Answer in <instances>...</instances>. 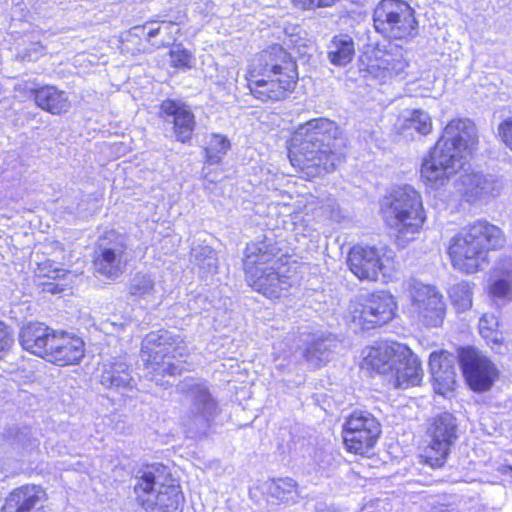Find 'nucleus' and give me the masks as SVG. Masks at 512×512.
Returning <instances> with one entry per match:
<instances>
[{
  "label": "nucleus",
  "mask_w": 512,
  "mask_h": 512,
  "mask_svg": "<svg viewBox=\"0 0 512 512\" xmlns=\"http://www.w3.org/2000/svg\"><path fill=\"white\" fill-rule=\"evenodd\" d=\"M342 138L339 125L328 118L307 120L292 130L286 141L291 166L305 181H313L336 169L335 142Z\"/></svg>",
  "instance_id": "nucleus-1"
},
{
  "label": "nucleus",
  "mask_w": 512,
  "mask_h": 512,
  "mask_svg": "<svg viewBox=\"0 0 512 512\" xmlns=\"http://www.w3.org/2000/svg\"><path fill=\"white\" fill-rule=\"evenodd\" d=\"M300 79L296 58L273 43L247 60L243 72L247 94L262 104L283 102L295 93Z\"/></svg>",
  "instance_id": "nucleus-2"
},
{
  "label": "nucleus",
  "mask_w": 512,
  "mask_h": 512,
  "mask_svg": "<svg viewBox=\"0 0 512 512\" xmlns=\"http://www.w3.org/2000/svg\"><path fill=\"white\" fill-rule=\"evenodd\" d=\"M291 256L265 241L248 245L243 270L253 291L272 302H279L290 295L293 287Z\"/></svg>",
  "instance_id": "nucleus-3"
},
{
  "label": "nucleus",
  "mask_w": 512,
  "mask_h": 512,
  "mask_svg": "<svg viewBox=\"0 0 512 512\" xmlns=\"http://www.w3.org/2000/svg\"><path fill=\"white\" fill-rule=\"evenodd\" d=\"M506 241L499 226L477 219L461 227L449 239L446 254L454 270L471 275L484 270L490 264V253L503 249Z\"/></svg>",
  "instance_id": "nucleus-4"
},
{
  "label": "nucleus",
  "mask_w": 512,
  "mask_h": 512,
  "mask_svg": "<svg viewBox=\"0 0 512 512\" xmlns=\"http://www.w3.org/2000/svg\"><path fill=\"white\" fill-rule=\"evenodd\" d=\"M476 143L465 121H449L440 138L422 160L419 171L421 181L432 189L444 186L464 168L463 153Z\"/></svg>",
  "instance_id": "nucleus-5"
},
{
  "label": "nucleus",
  "mask_w": 512,
  "mask_h": 512,
  "mask_svg": "<svg viewBox=\"0 0 512 512\" xmlns=\"http://www.w3.org/2000/svg\"><path fill=\"white\" fill-rule=\"evenodd\" d=\"M360 368L370 376H383L396 389L417 386L424 375L420 358L396 340L378 341L363 349Z\"/></svg>",
  "instance_id": "nucleus-6"
},
{
  "label": "nucleus",
  "mask_w": 512,
  "mask_h": 512,
  "mask_svg": "<svg viewBox=\"0 0 512 512\" xmlns=\"http://www.w3.org/2000/svg\"><path fill=\"white\" fill-rule=\"evenodd\" d=\"M18 338L25 351L57 367L79 365L86 354V344L81 336L38 321L22 325Z\"/></svg>",
  "instance_id": "nucleus-7"
},
{
  "label": "nucleus",
  "mask_w": 512,
  "mask_h": 512,
  "mask_svg": "<svg viewBox=\"0 0 512 512\" xmlns=\"http://www.w3.org/2000/svg\"><path fill=\"white\" fill-rule=\"evenodd\" d=\"M144 366L154 375L178 376L189 371L190 351L185 340L167 330L148 333L140 350Z\"/></svg>",
  "instance_id": "nucleus-8"
},
{
  "label": "nucleus",
  "mask_w": 512,
  "mask_h": 512,
  "mask_svg": "<svg viewBox=\"0 0 512 512\" xmlns=\"http://www.w3.org/2000/svg\"><path fill=\"white\" fill-rule=\"evenodd\" d=\"M380 214L386 226L399 237L420 233L427 221L422 195L409 185L398 187L386 195Z\"/></svg>",
  "instance_id": "nucleus-9"
},
{
  "label": "nucleus",
  "mask_w": 512,
  "mask_h": 512,
  "mask_svg": "<svg viewBox=\"0 0 512 512\" xmlns=\"http://www.w3.org/2000/svg\"><path fill=\"white\" fill-rule=\"evenodd\" d=\"M425 443L420 448L419 462L432 469L443 468L460 437L457 417L443 411L429 417L425 424Z\"/></svg>",
  "instance_id": "nucleus-10"
},
{
  "label": "nucleus",
  "mask_w": 512,
  "mask_h": 512,
  "mask_svg": "<svg viewBox=\"0 0 512 512\" xmlns=\"http://www.w3.org/2000/svg\"><path fill=\"white\" fill-rule=\"evenodd\" d=\"M373 28L384 39L407 43L418 36L415 9L405 0H380L372 14Z\"/></svg>",
  "instance_id": "nucleus-11"
},
{
  "label": "nucleus",
  "mask_w": 512,
  "mask_h": 512,
  "mask_svg": "<svg viewBox=\"0 0 512 512\" xmlns=\"http://www.w3.org/2000/svg\"><path fill=\"white\" fill-rule=\"evenodd\" d=\"M340 433L347 454L369 458L382 437V424L372 412L355 409L344 417Z\"/></svg>",
  "instance_id": "nucleus-12"
},
{
  "label": "nucleus",
  "mask_w": 512,
  "mask_h": 512,
  "mask_svg": "<svg viewBox=\"0 0 512 512\" xmlns=\"http://www.w3.org/2000/svg\"><path fill=\"white\" fill-rule=\"evenodd\" d=\"M398 302L390 292L375 290L361 296L351 309V322L362 330L380 328L397 316Z\"/></svg>",
  "instance_id": "nucleus-13"
},
{
  "label": "nucleus",
  "mask_w": 512,
  "mask_h": 512,
  "mask_svg": "<svg viewBox=\"0 0 512 512\" xmlns=\"http://www.w3.org/2000/svg\"><path fill=\"white\" fill-rule=\"evenodd\" d=\"M457 358L467 386L474 392L490 390L499 378V370L489 357L474 346L457 348Z\"/></svg>",
  "instance_id": "nucleus-14"
},
{
  "label": "nucleus",
  "mask_w": 512,
  "mask_h": 512,
  "mask_svg": "<svg viewBox=\"0 0 512 512\" xmlns=\"http://www.w3.org/2000/svg\"><path fill=\"white\" fill-rule=\"evenodd\" d=\"M346 263L359 281L376 282L389 275L393 258L387 256L382 248L355 244L347 253Z\"/></svg>",
  "instance_id": "nucleus-15"
},
{
  "label": "nucleus",
  "mask_w": 512,
  "mask_h": 512,
  "mask_svg": "<svg viewBox=\"0 0 512 512\" xmlns=\"http://www.w3.org/2000/svg\"><path fill=\"white\" fill-rule=\"evenodd\" d=\"M127 244L123 236L114 230L105 231L97 240L92 264L100 275L107 278L118 276L125 268Z\"/></svg>",
  "instance_id": "nucleus-16"
},
{
  "label": "nucleus",
  "mask_w": 512,
  "mask_h": 512,
  "mask_svg": "<svg viewBox=\"0 0 512 512\" xmlns=\"http://www.w3.org/2000/svg\"><path fill=\"white\" fill-rule=\"evenodd\" d=\"M446 302L439 290L422 285L411 297L409 317L426 328L441 327L446 316Z\"/></svg>",
  "instance_id": "nucleus-17"
},
{
  "label": "nucleus",
  "mask_w": 512,
  "mask_h": 512,
  "mask_svg": "<svg viewBox=\"0 0 512 512\" xmlns=\"http://www.w3.org/2000/svg\"><path fill=\"white\" fill-rule=\"evenodd\" d=\"M157 115L171 124V131L178 143L191 144L197 121L189 104L180 99L166 98L160 102Z\"/></svg>",
  "instance_id": "nucleus-18"
},
{
  "label": "nucleus",
  "mask_w": 512,
  "mask_h": 512,
  "mask_svg": "<svg viewBox=\"0 0 512 512\" xmlns=\"http://www.w3.org/2000/svg\"><path fill=\"white\" fill-rule=\"evenodd\" d=\"M428 365L434 392L445 398L453 397L459 386L454 354L443 349L433 351Z\"/></svg>",
  "instance_id": "nucleus-19"
},
{
  "label": "nucleus",
  "mask_w": 512,
  "mask_h": 512,
  "mask_svg": "<svg viewBox=\"0 0 512 512\" xmlns=\"http://www.w3.org/2000/svg\"><path fill=\"white\" fill-rule=\"evenodd\" d=\"M48 499L47 490L42 485L26 483L7 494L0 512H46Z\"/></svg>",
  "instance_id": "nucleus-20"
},
{
  "label": "nucleus",
  "mask_w": 512,
  "mask_h": 512,
  "mask_svg": "<svg viewBox=\"0 0 512 512\" xmlns=\"http://www.w3.org/2000/svg\"><path fill=\"white\" fill-rule=\"evenodd\" d=\"M72 271L52 259H44L37 263L34 277L42 293L57 295L70 288Z\"/></svg>",
  "instance_id": "nucleus-21"
},
{
  "label": "nucleus",
  "mask_w": 512,
  "mask_h": 512,
  "mask_svg": "<svg viewBox=\"0 0 512 512\" xmlns=\"http://www.w3.org/2000/svg\"><path fill=\"white\" fill-rule=\"evenodd\" d=\"M455 191L462 203L475 205L494 195V183L485 175L471 171L462 173L456 180Z\"/></svg>",
  "instance_id": "nucleus-22"
},
{
  "label": "nucleus",
  "mask_w": 512,
  "mask_h": 512,
  "mask_svg": "<svg viewBox=\"0 0 512 512\" xmlns=\"http://www.w3.org/2000/svg\"><path fill=\"white\" fill-rule=\"evenodd\" d=\"M166 477L171 478L167 467L162 463H145L135 476L133 491L136 502L142 508L157 493V485L166 483Z\"/></svg>",
  "instance_id": "nucleus-23"
},
{
  "label": "nucleus",
  "mask_w": 512,
  "mask_h": 512,
  "mask_svg": "<svg viewBox=\"0 0 512 512\" xmlns=\"http://www.w3.org/2000/svg\"><path fill=\"white\" fill-rule=\"evenodd\" d=\"M34 104L52 115H62L69 111L71 102L64 90L55 85L44 84L29 91Z\"/></svg>",
  "instance_id": "nucleus-24"
},
{
  "label": "nucleus",
  "mask_w": 512,
  "mask_h": 512,
  "mask_svg": "<svg viewBox=\"0 0 512 512\" xmlns=\"http://www.w3.org/2000/svg\"><path fill=\"white\" fill-rule=\"evenodd\" d=\"M170 483H161L157 493L143 507L148 512H182L185 501L181 486L173 479Z\"/></svg>",
  "instance_id": "nucleus-25"
},
{
  "label": "nucleus",
  "mask_w": 512,
  "mask_h": 512,
  "mask_svg": "<svg viewBox=\"0 0 512 512\" xmlns=\"http://www.w3.org/2000/svg\"><path fill=\"white\" fill-rule=\"evenodd\" d=\"M355 55V43L348 34H338L332 37L327 56L331 64L345 66L349 64Z\"/></svg>",
  "instance_id": "nucleus-26"
},
{
  "label": "nucleus",
  "mask_w": 512,
  "mask_h": 512,
  "mask_svg": "<svg viewBox=\"0 0 512 512\" xmlns=\"http://www.w3.org/2000/svg\"><path fill=\"white\" fill-rule=\"evenodd\" d=\"M230 149L231 141L226 135L211 133L209 142L202 149L204 165H220Z\"/></svg>",
  "instance_id": "nucleus-27"
},
{
  "label": "nucleus",
  "mask_w": 512,
  "mask_h": 512,
  "mask_svg": "<svg viewBox=\"0 0 512 512\" xmlns=\"http://www.w3.org/2000/svg\"><path fill=\"white\" fill-rule=\"evenodd\" d=\"M497 279L489 287L491 295L498 298L512 299V259H504L495 269Z\"/></svg>",
  "instance_id": "nucleus-28"
},
{
  "label": "nucleus",
  "mask_w": 512,
  "mask_h": 512,
  "mask_svg": "<svg viewBox=\"0 0 512 512\" xmlns=\"http://www.w3.org/2000/svg\"><path fill=\"white\" fill-rule=\"evenodd\" d=\"M132 378L129 366L122 361H114L105 368L101 375V383L108 388H125L130 386Z\"/></svg>",
  "instance_id": "nucleus-29"
},
{
  "label": "nucleus",
  "mask_w": 512,
  "mask_h": 512,
  "mask_svg": "<svg viewBox=\"0 0 512 512\" xmlns=\"http://www.w3.org/2000/svg\"><path fill=\"white\" fill-rule=\"evenodd\" d=\"M141 31L142 29L135 25L121 33L118 48L122 55L137 56L149 50Z\"/></svg>",
  "instance_id": "nucleus-30"
},
{
  "label": "nucleus",
  "mask_w": 512,
  "mask_h": 512,
  "mask_svg": "<svg viewBox=\"0 0 512 512\" xmlns=\"http://www.w3.org/2000/svg\"><path fill=\"white\" fill-rule=\"evenodd\" d=\"M414 128L415 131L423 136L429 135L433 131V122L430 115L421 110L413 109L410 111L409 117L405 118L399 128L398 133Z\"/></svg>",
  "instance_id": "nucleus-31"
},
{
  "label": "nucleus",
  "mask_w": 512,
  "mask_h": 512,
  "mask_svg": "<svg viewBox=\"0 0 512 512\" xmlns=\"http://www.w3.org/2000/svg\"><path fill=\"white\" fill-rule=\"evenodd\" d=\"M498 321L492 314H483L479 320V333L485 339L488 345H501L504 338L502 332L498 330Z\"/></svg>",
  "instance_id": "nucleus-32"
},
{
  "label": "nucleus",
  "mask_w": 512,
  "mask_h": 512,
  "mask_svg": "<svg viewBox=\"0 0 512 512\" xmlns=\"http://www.w3.org/2000/svg\"><path fill=\"white\" fill-rule=\"evenodd\" d=\"M449 297L453 306L459 311H465L472 305V290L467 282L454 284L449 290Z\"/></svg>",
  "instance_id": "nucleus-33"
},
{
  "label": "nucleus",
  "mask_w": 512,
  "mask_h": 512,
  "mask_svg": "<svg viewBox=\"0 0 512 512\" xmlns=\"http://www.w3.org/2000/svg\"><path fill=\"white\" fill-rule=\"evenodd\" d=\"M168 55L170 57V65L175 69L189 70L193 67V55L182 44H177L171 48Z\"/></svg>",
  "instance_id": "nucleus-34"
},
{
  "label": "nucleus",
  "mask_w": 512,
  "mask_h": 512,
  "mask_svg": "<svg viewBox=\"0 0 512 512\" xmlns=\"http://www.w3.org/2000/svg\"><path fill=\"white\" fill-rule=\"evenodd\" d=\"M290 4L297 10L315 11L317 9H327L335 6L340 0H289Z\"/></svg>",
  "instance_id": "nucleus-35"
},
{
  "label": "nucleus",
  "mask_w": 512,
  "mask_h": 512,
  "mask_svg": "<svg viewBox=\"0 0 512 512\" xmlns=\"http://www.w3.org/2000/svg\"><path fill=\"white\" fill-rule=\"evenodd\" d=\"M14 334L12 329L5 322L0 320V360L11 351L14 346Z\"/></svg>",
  "instance_id": "nucleus-36"
},
{
  "label": "nucleus",
  "mask_w": 512,
  "mask_h": 512,
  "mask_svg": "<svg viewBox=\"0 0 512 512\" xmlns=\"http://www.w3.org/2000/svg\"><path fill=\"white\" fill-rule=\"evenodd\" d=\"M406 62L402 57L385 59L382 63L383 77H393L404 71Z\"/></svg>",
  "instance_id": "nucleus-37"
},
{
  "label": "nucleus",
  "mask_w": 512,
  "mask_h": 512,
  "mask_svg": "<svg viewBox=\"0 0 512 512\" xmlns=\"http://www.w3.org/2000/svg\"><path fill=\"white\" fill-rule=\"evenodd\" d=\"M153 289L154 282L149 277L143 276L141 279L135 281L130 286V294L140 298L150 294Z\"/></svg>",
  "instance_id": "nucleus-38"
},
{
  "label": "nucleus",
  "mask_w": 512,
  "mask_h": 512,
  "mask_svg": "<svg viewBox=\"0 0 512 512\" xmlns=\"http://www.w3.org/2000/svg\"><path fill=\"white\" fill-rule=\"evenodd\" d=\"M498 136L504 145L512 152V117H508L499 123Z\"/></svg>",
  "instance_id": "nucleus-39"
},
{
  "label": "nucleus",
  "mask_w": 512,
  "mask_h": 512,
  "mask_svg": "<svg viewBox=\"0 0 512 512\" xmlns=\"http://www.w3.org/2000/svg\"><path fill=\"white\" fill-rule=\"evenodd\" d=\"M137 26H138V28L142 29V31H141L142 38L144 39L147 46H149V44H151V39L158 36L161 32V27L155 26L154 21H152V20H149V21L145 22L144 24L137 25Z\"/></svg>",
  "instance_id": "nucleus-40"
},
{
  "label": "nucleus",
  "mask_w": 512,
  "mask_h": 512,
  "mask_svg": "<svg viewBox=\"0 0 512 512\" xmlns=\"http://www.w3.org/2000/svg\"><path fill=\"white\" fill-rule=\"evenodd\" d=\"M297 489V483L291 478H280L276 483V490L291 493Z\"/></svg>",
  "instance_id": "nucleus-41"
},
{
  "label": "nucleus",
  "mask_w": 512,
  "mask_h": 512,
  "mask_svg": "<svg viewBox=\"0 0 512 512\" xmlns=\"http://www.w3.org/2000/svg\"><path fill=\"white\" fill-rule=\"evenodd\" d=\"M322 344L319 341L312 342L304 351V357L306 360L311 361L316 353L323 352Z\"/></svg>",
  "instance_id": "nucleus-42"
},
{
  "label": "nucleus",
  "mask_w": 512,
  "mask_h": 512,
  "mask_svg": "<svg viewBox=\"0 0 512 512\" xmlns=\"http://www.w3.org/2000/svg\"><path fill=\"white\" fill-rule=\"evenodd\" d=\"M200 395L203 397L205 403H211L213 406L215 405V401L213 400L211 394L209 393L208 388L202 387L199 389Z\"/></svg>",
  "instance_id": "nucleus-43"
},
{
  "label": "nucleus",
  "mask_w": 512,
  "mask_h": 512,
  "mask_svg": "<svg viewBox=\"0 0 512 512\" xmlns=\"http://www.w3.org/2000/svg\"><path fill=\"white\" fill-rule=\"evenodd\" d=\"M508 469H509V471H511V472H512V466H509V467H508Z\"/></svg>",
  "instance_id": "nucleus-44"
}]
</instances>
